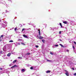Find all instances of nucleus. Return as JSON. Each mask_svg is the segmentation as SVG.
I'll list each match as a JSON object with an SVG mask.
<instances>
[{"mask_svg":"<svg viewBox=\"0 0 76 76\" xmlns=\"http://www.w3.org/2000/svg\"><path fill=\"white\" fill-rule=\"evenodd\" d=\"M31 54V53H28L26 54H24L22 56L23 57H25V56H26V55H30Z\"/></svg>","mask_w":76,"mask_h":76,"instance_id":"1","label":"nucleus"},{"mask_svg":"<svg viewBox=\"0 0 76 76\" xmlns=\"http://www.w3.org/2000/svg\"><path fill=\"white\" fill-rule=\"evenodd\" d=\"M65 72V74L67 76H68L69 75L68 71L66 70H64Z\"/></svg>","mask_w":76,"mask_h":76,"instance_id":"2","label":"nucleus"},{"mask_svg":"<svg viewBox=\"0 0 76 76\" xmlns=\"http://www.w3.org/2000/svg\"><path fill=\"white\" fill-rule=\"evenodd\" d=\"M23 37H24V38H27L28 39L29 38L28 37H27V36L25 35V34H23Z\"/></svg>","mask_w":76,"mask_h":76,"instance_id":"3","label":"nucleus"},{"mask_svg":"<svg viewBox=\"0 0 76 76\" xmlns=\"http://www.w3.org/2000/svg\"><path fill=\"white\" fill-rule=\"evenodd\" d=\"M18 67V66L17 65H14L13 66L11 67V68H13L15 67Z\"/></svg>","mask_w":76,"mask_h":76,"instance_id":"4","label":"nucleus"},{"mask_svg":"<svg viewBox=\"0 0 76 76\" xmlns=\"http://www.w3.org/2000/svg\"><path fill=\"white\" fill-rule=\"evenodd\" d=\"M25 72V69H22L21 70V72L22 73H23Z\"/></svg>","mask_w":76,"mask_h":76,"instance_id":"5","label":"nucleus"},{"mask_svg":"<svg viewBox=\"0 0 76 76\" xmlns=\"http://www.w3.org/2000/svg\"><path fill=\"white\" fill-rule=\"evenodd\" d=\"M39 39H42V38H43V37H42L40 36V35H39Z\"/></svg>","mask_w":76,"mask_h":76,"instance_id":"6","label":"nucleus"},{"mask_svg":"<svg viewBox=\"0 0 76 76\" xmlns=\"http://www.w3.org/2000/svg\"><path fill=\"white\" fill-rule=\"evenodd\" d=\"M70 23H71L72 24L73 23H75V21H70Z\"/></svg>","mask_w":76,"mask_h":76,"instance_id":"7","label":"nucleus"},{"mask_svg":"<svg viewBox=\"0 0 76 76\" xmlns=\"http://www.w3.org/2000/svg\"><path fill=\"white\" fill-rule=\"evenodd\" d=\"M10 55H11V53H9L7 54V56L10 57Z\"/></svg>","mask_w":76,"mask_h":76,"instance_id":"8","label":"nucleus"},{"mask_svg":"<svg viewBox=\"0 0 76 76\" xmlns=\"http://www.w3.org/2000/svg\"><path fill=\"white\" fill-rule=\"evenodd\" d=\"M2 26L3 27V28H4L6 26V25L4 24H2Z\"/></svg>","mask_w":76,"mask_h":76,"instance_id":"9","label":"nucleus"},{"mask_svg":"<svg viewBox=\"0 0 76 76\" xmlns=\"http://www.w3.org/2000/svg\"><path fill=\"white\" fill-rule=\"evenodd\" d=\"M18 41H23V40H22V39H18Z\"/></svg>","mask_w":76,"mask_h":76,"instance_id":"10","label":"nucleus"},{"mask_svg":"<svg viewBox=\"0 0 76 76\" xmlns=\"http://www.w3.org/2000/svg\"><path fill=\"white\" fill-rule=\"evenodd\" d=\"M51 72V71L50 70H48L46 71V73H50Z\"/></svg>","mask_w":76,"mask_h":76,"instance_id":"11","label":"nucleus"},{"mask_svg":"<svg viewBox=\"0 0 76 76\" xmlns=\"http://www.w3.org/2000/svg\"><path fill=\"white\" fill-rule=\"evenodd\" d=\"M47 61H51V62H52V63H53V61H51L50 60H49L48 59L47 60Z\"/></svg>","mask_w":76,"mask_h":76,"instance_id":"12","label":"nucleus"},{"mask_svg":"<svg viewBox=\"0 0 76 76\" xmlns=\"http://www.w3.org/2000/svg\"><path fill=\"white\" fill-rule=\"evenodd\" d=\"M63 23H65V24H67V22L66 21H64L63 22Z\"/></svg>","mask_w":76,"mask_h":76,"instance_id":"13","label":"nucleus"},{"mask_svg":"<svg viewBox=\"0 0 76 76\" xmlns=\"http://www.w3.org/2000/svg\"><path fill=\"white\" fill-rule=\"evenodd\" d=\"M21 44L23 45H25V44L24 43L21 42Z\"/></svg>","mask_w":76,"mask_h":76,"instance_id":"14","label":"nucleus"},{"mask_svg":"<svg viewBox=\"0 0 76 76\" xmlns=\"http://www.w3.org/2000/svg\"><path fill=\"white\" fill-rule=\"evenodd\" d=\"M33 70H37L36 67H34L33 68Z\"/></svg>","mask_w":76,"mask_h":76,"instance_id":"15","label":"nucleus"},{"mask_svg":"<svg viewBox=\"0 0 76 76\" xmlns=\"http://www.w3.org/2000/svg\"><path fill=\"white\" fill-rule=\"evenodd\" d=\"M59 45H61V46L62 47H64V46L63 45H62V44H60Z\"/></svg>","mask_w":76,"mask_h":76,"instance_id":"16","label":"nucleus"},{"mask_svg":"<svg viewBox=\"0 0 76 76\" xmlns=\"http://www.w3.org/2000/svg\"><path fill=\"white\" fill-rule=\"evenodd\" d=\"M17 61L16 60H15L13 61V63H16Z\"/></svg>","mask_w":76,"mask_h":76,"instance_id":"17","label":"nucleus"},{"mask_svg":"<svg viewBox=\"0 0 76 76\" xmlns=\"http://www.w3.org/2000/svg\"><path fill=\"white\" fill-rule=\"evenodd\" d=\"M0 54H3V51H0Z\"/></svg>","mask_w":76,"mask_h":76,"instance_id":"18","label":"nucleus"},{"mask_svg":"<svg viewBox=\"0 0 76 76\" xmlns=\"http://www.w3.org/2000/svg\"><path fill=\"white\" fill-rule=\"evenodd\" d=\"M30 69H31V70H32L34 69V67H33L32 66L30 68Z\"/></svg>","mask_w":76,"mask_h":76,"instance_id":"19","label":"nucleus"},{"mask_svg":"<svg viewBox=\"0 0 76 76\" xmlns=\"http://www.w3.org/2000/svg\"><path fill=\"white\" fill-rule=\"evenodd\" d=\"M2 73H4V72H3V71H1L0 72V74H2Z\"/></svg>","mask_w":76,"mask_h":76,"instance_id":"20","label":"nucleus"},{"mask_svg":"<svg viewBox=\"0 0 76 76\" xmlns=\"http://www.w3.org/2000/svg\"><path fill=\"white\" fill-rule=\"evenodd\" d=\"M16 44V45H15V46H16V47H17V46H18V42H16L15 43V45Z\"/></svg>","mask_w":76,"mask_h":76,"instance_id":"21","label":"nucleus"},{"mask_svg":"<svg viewBox=\"0 0 76 76\" xmlns=\"http://www.w3.org/2000/svg\"><path fill=\"white\" fill-rule=\"evenodd\" d=\"M58 45H54V47H58Z\"/></svg>","mask_w":76,"mask_h":76,"instance_id":"22","label":"nucleus"},{"mask_svg":"<svg viewBox=\"0 0 76 76\" xmlns=\"http://www.w3.org/2000/svg\"><path fill=\"white\" fill-rule=\"evenodd\" d=\"M42 42H43V43H44V42H45V40H42Z\"/></svg>","mask_w":76,"mask_h":76,"instance_id":"23","label":"nucleus"},{"mask_svg":"<svg viewBox=\"0 0 76 76\" xmlns=\"http://www.w3.org/2000/svg\"><path fill=\"white\" fill-rule=\"evenodd\" d=\"M13 42V40H10L9 41L10 42Z\"/></svg>","mask_w":76,"mask_h":76,"instance_id":"24","label":"nucleus"},{"mask_svg":"<svg viewBox=\"0 0 76 76\" xmlns=\"http://www.w3.org/2000/svg\"><path fill=\"white\" fill-rule=\"evenodd\" d=\"M39 31V35H40V34H41L40 33V30H38Z\"/></svg>","mask_w":76,"mask_h":76,"instance_id":"25","label":"nucleus"},{"mask_svg":"<svg viewBox=\"0 0 76 76\" xmlns=\"http://www.w3.org/2000/svg\"><path fill=\"white\" fill-rule=\"evenodd\" d=\"M35 47H36V48H38V47H39V46H38V45H36Z\"/></svg>","mask_w":76,"mask_h":76,"instance_id":"26","label":"nucleus"},{"mask_svg":"<svg viewBox=\"0 0 76 76\" xmlns=\"http://www.w3.org/2000/svg\"><path fill=\"white\" fill-rule=\"evenodd\" d=\"M50 54H51V55H53V53H52V52H50Z\"/></svg>","mask_w":76,"mask_h":76,"instance_id":"27","label":"nucleus"},{"mask_svg":"<svg viewBox=\"0 0 76 76\" xmlns=\"http://www.w3.org/2000/svg\"><path fill=\"white\" fill-rule=\"evenodd\" d=\"M18 45H20V44H21V43H18Z\"/></svg>","mask_w":76,"mask_h":76,"instance_id":"28","label":"nucleus"},{"mask_svg":"<svg viewBox=\"0 0 76 76\" xmlns=\"http://www.w3.org/2000/svg\"><path fill=\"white\" fill-rule=\"evenodd\" d=\"M72 47H73V48L74 50H75V46H73Z\"/></svg>","mask_w":76,"mask_h":76,"instance_id":"29","label":"nucleus"},{"mask_svg":"<svg viewBox=\"0 0 76 76\" xmlns=\"http://www.w3.org/2000/svg\"><path fill=\"white\" fill-rule=\"evenodd\" d=\"M28 67H31V66L30 65H27Z\"/></svg>","mask_w":76,"mask_h":76,"instance_id":"30","label":"nucleus"},{"mask_svg":"<svg viewBox=\"0 0 76 76\" xmlns=\"http://www.w3.org/2000/svg\"><path fill=\"white\" fill-rule=\"evenodd\" d=\"M61 31H60L59 32V34H61Z\"/></svg>","mask_w":76,"mask_h":76,"instance_id":"31","label":"nucleus"},{"mask_svg":"<svg viewBox=\"0 0 76 76\" xmlns=\"http://www.w3.org/2000/svg\"><path fill=\"white\" fill-rule=\"evenodd\" d=\"M15 31H16V30H17V28H15Z\"/></svg>","mask_w":76,"mask_h":76,"instance_id":"32","label":"nucleus"},{"mask_svg":"<svg viewBox=\"0 0 76 76\" xmlns=\"http://www.w3.org/2000/svg\"><path fill=\"white\" fill-rule=\"evenodd\" d=\"M59 25H60V26H61L62 25V24H61V23H59Z\"/></svg>","mask_w":76,"mask_h":76,"instance_id":"33","label":"nucleus"},{"mask_svg":"<svg viewBox=\"0 0 76 76\" xmlns=\"http://www.w3.org/2000/svg\"><path fill=\"white\" fill-rule=\"evenodd\" d=\"M74 44H76V42L74 41Z\"/></svg>","mask_w":76,"mask_h":76,"instance_id":"34","label":"nucleus"},{"mask_svg":"<svg viewBox=\"0 0 76 76\" xmlns=\"http://www.w3.org/2000/svg\"><path fill=\"white\" fill-rule=\"evenodd\" d=\"M18 58H20V59L22 58V57H18Z\"/></svg>","mask_w":76,"mask_h":76,"instance_id":"35","label":"nucleus"},{"mask_svg":"<svg viewBox=\"0 0 76 76\" xmlns=\"http://www.w3.org/2000/svg\"><path fill=\"white\" fill-rule=\"evenodd\" d=\"M24 30H25V29L24 28H23L22 30V31H23Z\"/></svg>","mask_w":76,"mask_h":76,"instance_id":"36","label":"nucleus"},{"mask_svg":"<svg viewBox=\"0 0 76 76\" xmlns=\"http://www.w3.org/2000/svg\"><path fill=\"white\" fill-rule=\"evenodd\" d=\"M0 70H2V68H0Z\"/></svg>","mask_w":76,"mask_h":76,"instance_id":"37","label":"nucleus"},{"mask_svg":"<svg viewBox=\"0 0 76 76\" xmlns=\"http://www.w3.org/2000/svg\"><path fill=\"white\" fill-rule=\"evenodd\" d=\"M1 37L2 38H3V35H1Z\"/></svg>","mask_w":76,"mask_h":76,"instance_id":"38","label":"nucleus"},{"mask_svg":"<svg viewBox=\"0 0 76 76\" xmlns=\"http://www.w3.org/2000/svg\"><path fill=\"white\" fill-rule=\"evenodd\" d=\"M11 65H12V64H10L9 65V66H11Z\"/></svg>","mask_w":76,"mask_h":76,"instance_id":"39","label":"nucleus"},{"mask_svg":"<svg viewBox=\"0 0 76 76\" xmlns=\"http://www.w3.org/2000/svg\"><path fill=\"white\" fill-rule=\"evenodd\" d=\"M74 76H75V75H76V73H75L74 74Z\"/></svg>","mask_w":76,"mask_h":76,"instance_id":"40","label":"nucleus"},{"mask_svg":"<svg viewBox=\"0 0 76 76\" xmlns=\"http://www.w3.org/2000/svg\"><path fill=\"white\" fill-rule=\"evenodd\" d=\"M72 70H75V69L73 68H72Z\"/></svg>","mask_w":76,"mask_h":76,"instance_id":"41","label":"nucleus"},{"mask_svg":"<svg viewBox=\"0 0 76 76\" xmlns=\"http://www.w3.org/2000/svg\"><path fill=\"white\" fill-rule=\"evenodd\" d=\"M66 51H67V52H69V50H66Z\"/></svg>","mask_w":76,"mask_h":76,"instance_id":"42","label":"nucleus"},{"mask_svg":"<svg viewBox=\"0 0 76 76\" xmlns=\"http://www.w3.org/2000/svg\"><path fill=\"white\" fill-rule=\"evenodd\" d=\"M37 38H39V35L37 36Z\"/></svg>","mask_w":76,"mask_h":76,"instance_id":"43","label":"nucleus"},{"mask_svg":"<svg viewBox=\"0 0 76 76\" xmlns=\"http://www.w3.org/2000/svg\"><path fill=\"white\" fill-rule=\"evenodd\" d=\"M6 13H7V12H7V10H6Z\"/></svg>","mask_w":76,"mask_h":76,"instance_id":"44","label":"nucleus"},{"mask_svg":"<svg viewBox=\"0 0 76 76\" xmlns=\"http://www.w3.org/2000/svg\"><path fill=\"white\" fill-rule=\"evenodd\" d=\"M5 23H7V22H6V21H5Z\"/></svg>","mask_w":76,"mask_h":76,"instance_id":"45","label":"nucleus"},{"mask_svg":"<svg viewBox=\"0 0 76 76\" xmlns=\"http://www.w3.org/2000/svg\"><path fill=\"white\" fill-rule=\"evenodd\" d=\"M59 40H60V41H62V40H61V39H60Z\"/></svg>","mask_w":76,"mask_h":76,"instance_id":"46","label":"nucleus"},{"mask_svg":"<svg viewBox=\"0 0 76 76\" xmlns=\"http://www.w3.org/2000/svg\"><path fill=\"white\" fill-rule=\"evenodd\" d=\"M61 26V28H63V26H62V25Z\"/></svg>","mask_w":76,"mask_h":76,"instance_id":"47","label":"nucleus"},{"mask_svg":"<svg viewBox=\"0 0 76 76\" xmlns=\"http://www.w3.org/2000/svg\"><path fill=\"white\" fill-rule=\"evenodd\" d=\"M20 25L21 26V27L22 26V24H20Z\"/></svg>","mask_w":76,"mask_h":76,"instance_id":"48","label":"nucleus"},{"mask_svg":"<svg viewBox=\"0 0 76 76\" xmlns=\"http://www.w3.org/2000/svg\"><path fill=\"white\" fill-rule=\"evenodd\" d=\"M1 21V19H0V22Z\"/></svg>","mask_w":76,"mask_h":76,"instance_id":"49","label":"nucleus"},{"mask_svg":"<svg viewBox=\"0 0 76 76\" xmlns=\"http://www.w3.org/2000/svg\"><path fill=\"white\" fill-rule=\"evenodd\" d=\"M8 0V1H11L10 0Z\"/></svg>","mask_w":76,"mask_h":76,"instance_id":"50","label":"nucleus"},{"mask_svg":"<svg viewBox=\"0 0 76 76\" xmlns=\"http://www.w3.org/2000/svg\"><path fill=\"white\" fill-rule=\"evenodd\" d=\"M51 28L52 30L53 29L52 28Z\"/></svg>","mask_w":76,"mask_h":76,"instance_id":"51","label":"nucleus"},{"mask_svg":"<svg viewBox=\"0 0 76 76\" xmlns=\"http://www.w3.org/2000/svg\"><path fill=\"white\" fill-rule=\"evenodd\" d=\"M7 72H9V71H6Z\"/></svg>","mask_w":76,"mask_h":76,"instance_id":"52","label":"nucleus"},{"mask_svg":"<svg viewBox=\"0 0 76 76\" xmlns=\"http://www.w3.org/2000/svg\"><path fill=\"white\" fill-rule=\"evenodd\" d=\"M1 41V40H0V41Z\"/></svg>","mask_w":76,"mask_h":76,"instance_id":"53","label":"nucleus"},{"mask_svg":"<svg viewBox=\"0 0 76 76\" xmlns=\"http://www.w3.org/2000/svg\"><path fill=\"white\" fill-rule=\"evenodd\" d=\"M0 25H1V24L0 23Z\"/></svg>","mask_w":76,"mask_h":76,"instance_id":"54","label":"nucleus"},{"mask_svg":"<svg viewBox=\"0 0 76 76\" xmlns=\"http://www.w3.org/2000/svg\"><path fill=\"white\" fill-rule=\"evenodd\" d=\"M0 39H1V37L0 36Z\"/></svg>","mask_w":76,"mask_h":76,"instance_id":"55","label":"nucleus"},{"mask_svg":"<svg viewBox=\"0 0 76 76\" xmlns=\"http://www.w3.org/2000/svg\"><path fill=\"white\" fill-rule=\"evenodd\" d=\"M28 24H29V25H30V24H29V23H28Z\"/></svg>","mask_w":76,"mask_h":76,"instance_id":"56","label":"nucleus"},{"mask_svg":"<svg viewBox=\"0 0 76 76\" xmlns=\"http://www.w3.org/2000/svg\"><path fill=\"white\" fill-rule=\"evenodd\" d=\"M33 74H34V73H33Z\"/></svg>","mask_w":76,"mask_h":76,"instance_id":"57","label":"nucleus"}]
</instances>
